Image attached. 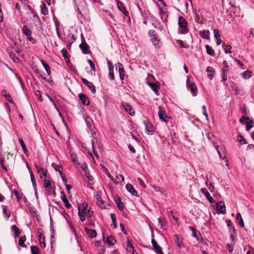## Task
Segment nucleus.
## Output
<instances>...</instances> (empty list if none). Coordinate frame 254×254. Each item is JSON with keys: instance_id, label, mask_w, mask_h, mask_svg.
Masks as SVG:
<instances>
[{"instance_id": "nucleus-36", "label": "nucleus", "mask_w": 254, "mask_h": 254, "mask_svg": "<svg viewBox=\"0 0 254 254\" xmlns=\"http://www.w3.org/2000/svg\"><path fill=\"white\" fill-rule=\"evenodd\" d=\"M26 238L25 235L21 237L18 241L19 245L22 248H27V246L25 244L24 242L26 241Z\"/></svg>"}, {"instance_id": "nucleus-62", "label": "nucleus", "mask_w": 254, "mask_h": 254, "mask_svg": "<svg viewBox=\"0 0 254 254\" xmlns=\"http://www.w3.org/2000/svg\"><path fill=\"white\" fill-rule=\"evenodd\" d=\"M47 169L43 168V170H41V173L40 174V178L41 179H43L42 176H43L44 177H47Z\"/></svg>"}, {"instance_id": "nucleus-48", "label": "nucleus", "mask_w": 254, "mask_h": 254, "mask_svg": "<svg viewBox=\"0 0 254 254\" xmlns=\"http://www.w3.org/2000/svg\"><path fill=\"white\" fill-rule=\"evenodd\" d=\"M31 254H39V249L37 246H32L30 247Z\"/></svg>"}, {"instance_id": "nucleus-31", "label": "nucleus", "mask_w": 254, "mask_h": 254, "mask_svg": "<svg viewBox=\"0 0 254 254\" xmlns=\"http://www.w3.org/2000/svg\"><path fill=\"white\" fill-rule=\"evenodd\" d=\"M206 48V53L208 55L214 57L215 56V53L214 50L211 47L209 46L208 45H206L205 46Z\"/></svg>"}, {"instance_id": "nucleus-64", "label": "nucleus", "mask_w": 254, "mask_h": 254, "mask_svg": "<svg viewBox=\"0 0 254 254\" xmlns=\"http://www.w3.org/2000/svg\"><path fill=\"white\" fill-rule=\"evenodd\" d=\"M81 168L82 169V170L85 172L87 170H88L87 165L86 162H83L81 164Z\"/></svg>"}, {"instance_id": "nucleus-23", "label": "nucleus", "mask_w": 254, "mask_h": 254, "mask_svg": "<svg viewBox=\"0 0 254 254\" xmlns=\"http://www.w3.org/2000/svg\"><path fill=\"white\" fill-rule=\"evenodd\" d=\"M158 116L159 119L163 122H167L169 119V117L166 115V113L164 111H160L158 112Z\"/></svg>"}, {"instance_id": "nucleus-3", "label": "nucleus", "mask_w": 254, "mask_h": 254, "mask_svg": "<svg viewBox=\"0 0 254 254\" xmlns=\"http://www.w3.org/2000/svg\"><path fill=\"white\" fill-rule=\"evenodd\" d=\"M189 229L192 232V236L199 243H203L204 240L200 232L194 227L189 226Z\"/></svg>"}, {"instance_id": "nucleus-28", "label": "nucleus", "mask_w": 254, "mask_h": 254, "mask_svg": "<svg viewBox=\"0 0 254 254\" xmlns=\"http://www.w3.org/2000/svg\"><path fill=\"white\" fill-rule=\"evenodd\" d=\"M148 84L149 86V87L151 88V89L155 93H156L158 92V90L160 88L159 85L155 83L148 82Z\"/></svg>"}, {"instance_id": "nucleus-24", "label": "nucleus", "mask_w": 254, "mask_h": 254, "mask_svg": "<svg viewBox=\"0 0 254 254\" xmlns=\"http://www.w3.org/2000/svg\"><path fill=\"white\" fill-rule=\"evenodd\" d=\"M150 41L156 48L161 47V44L160 43V40L157 37L150 38Z\"/></svg>"}, {"instance_id": "nucleus-35", "label": "nucleus", "mask_w": 254, "mask_h": 254, "mask_svg": "<svg viewBox=\"0 0 254 254\" xmlns=\"http://www.w3.org/2000/svg\"><path fill=\"white\" fill-rule=\"evenodd\" d=\"M229 70V69H222V72L221 73V76L222 78V79L221 80V82H225L227 80V72Z\"/></svg>"}, {"instance_id": "nucleus-38", "label": "nucleus", "mask_w": 254, "mask_h": 254, "mask_svg": "<svg viewBox=\"0 0 254 254\" xmlns=\"http://www.w3.org/2000/svg\"><path fill=\"white\" fill-rule=\"evenodd\" d=\"M41 63L42 64V65H43L44 68H45V70L46 71L47 74L48 75H50V74H51V70H50V66L48 65V64H47V63L45 61H44L43 60H41Z\"/></svg>"}, {"instance_id": "nucleus-40", "label": "nucleus", "mask_w": 254, "mask_h": 254, "mask_svg": "<svg viewBox=\"0 0 254 254\" xmlns=\"http://www.w3.org/2000/svg\"><path fill=\"white\" fill-rule=\"evenodd\" d=\"M61 53L64 58L65 61L67 62V61L69 60V56L68 54L67 51L65 49H63L61 51Z\"/></svg>"}, {"instance_id": "nucleus-33", "label": "nucleus", "mask_w": 254, "mask_h": 254, "mask_svg": "<svg viewBox=\"0 0 254 254\" xmlns=\"http://www.w3.org/2000/svg\"><path fill=\"white\" fill-rule=\"evenodd\" d=\"M23 33L26 36V37L31 36L32 32L26 25H24L22 27Z\"/></svg>"}, {"instance_id": "nucleus-22", "label": "nucleus", "mask_w": 254, "mask_h": 254, "mask_svg": "<svg viewBox=\"0 0 254 254\" xmlns=\"http://www.w3.org/2000/svg\"><path fill=\"white\" fill-rule=\"evenodd\" d=\"M175 243L177 244V246L179 247L180 249L182 247V245L183 244V238L181 235H174Z\"/></svg>"}, {"instance_id": "nucleus-46", "label": "nucleus", "mask_w": 254, "mask_h": 254, "mask_svg": "<svg viewBox=\"0 0 254 254\" xmlns=\"http://www.w3.org/2000/svg\"><path fill=\"white\" fill-rule=\"evenodd\" d=\"M38 233L39 235V241L43 240V237H45L44 235V231L42 228L38 229Z\"/></svg>"}, {"instance_id": "nucleus-26", "label": "nucleus", "mask_w": 254, "mask_h": 254, "mask_svg": "<svg viewBox=\"0 0 254 254\" xmlns=\"http://www.w3.org/2000/svg\"><path fill=\"white\" fill-rule=\"evenodd\" d=\"M225 223L227 224V226L229 229V233H236L235 228L232 226V221L229 219H227L225 220Z\"/></svg>"}, {"instance_id": "nucleus-34", "label": "nucleus", "mask_w": 254, "mask_h": 254, "mask_svg": "<svg viewBox=\"0 0 254 254\" xmlns=\"http://www.w3.org/2000/svg\"><path fill=\"white\" fill-rule=\"evenodd\" d=\"M245 124L246 125V130L249 131L253 127L254 121L249 118V120L245 122Z\"/></svg>"}, {"instance_id": "nucleus-20", "label": "nucleus", "mask_w": 254, "mask_h": 254, "mask_svg": "<svg viewBox=\"0 0 254 254\" xmlns=\"http://www.w3.org/2000/svg\"><path fill=\"white\" fill-rule=\"evenodd\" d=\"M85 231L89 237L91 238H95L97 236V232L95 229H91L87 227L85 228Z\"/></svg>"}, {"instance_id": "nucleus-29", "label": "nucleus", "mask_w": 254, "mask_h": 254, "mask_svg": "<svg viewBox=\"0 0 254 254\" xmlns=\"http://www.w3.org/2000/svg\"><path fill=\"white\" fill-rule=\"evenodd\" d=\"M116 243V240L112 235L108 236L106 238V243L108 245L113 246V245H114L115 243Z\"/></svg>"}, {"instance_id": "nucleus-17", "label": "nucleus", "mask_w": 254, "mask_h": 254, "mask_svg": "<svg viewBox=\"0 0 254 254\" xmlns=\"http://www.w3.org/2000/svg\"><path fill=\"white\" fill-rule=\"evenodd\" d=\"M78 97L84 105L88 106L89 105V99L85 94L81 93L78 95Z\"/></svg>"}, {"instance_id": "nucleus-21", "label": "nucleus", "mask_w": 254, "mask_h": 254, "mask_svg": "<svg viewBox=\"0 0 254 254\" xmlns=\"http://www.w3.org/2000/svg\"><path fill=\"white\" fill-rule=\"evenodd\" d=\"M114 200L119 209L121 211L123 210L124 206L121 201V197L120 196H117L115 197Z\"/></svg>"}, {"instance_id": "nucleus-39", "label": "nucleus", "mask_w": 254, "mask_h": 254, "mask_svg": "<svg viewBox=\"0 0 254 254\" xmlns=\"http://www.w3.org/2000/svg\"><path fill=\"white\" fill-rule=\"evenodd\" d=\"M110 216L112 221V224L111 226H113V228L116 229L117 227L116 215L114 213H111L110 214Z\"/></svg>"}, {"instance_id": "nucleus-45", "label": "nucleus", "mask_w": 254, "mask_h": 254, "mask_svg": "<svg viewBox=\"0 0 254 254\" xmlns=\"http://www.w3.org/2000/svg\"><path fill=\"white\" fill-rule=\"evenodd\" d=\"M237 140L241 144V145H243L247 143L246 139L242 135H238L237 136Z\"/></svg>"}, {"instance_id": "nucleus-60", "label": "nucleus", "mask_w": 254, "mask_h": 254, "mask_svg": "<svg viewBox=\"0 0 254 254\" xmlns=\"http://www.w3.org/2000/svg\"><path fill=\"white\" fill-rule=\"evenodd\" d=\"M213 33H214V38L216 39L221 38L220 35L219 33V30L218 29H214L213 31Z\"/></svg>"}, {"instance_id": "nucleus-7", "label": "nucleus", "mask_w": 254, "mask_h": 254, "mask_svg": "<svg viewBox=\"0 0 254 254\" xmlns=\"http://www.w3.org/2000/svg\"><path fill=\"white\" fill-rule=\"evenodd\" d=\"M189 78L188 77L187 80V87L189 89V90L190 91L192 95L193 96H196L197 94V87L196 86L194 82H191L190 84H189Z\"/></svg>"}, {"instance_id": "nucleus-30", "label": "nucleus", "mask_w": 254, "mask_h": 254, "mask_svg": "<svg viewBox=\"0 0 254 254\" xmlns=\"http://www.w3.org/2000/svg\"><path fill=\"white\" fill-rule=\"evenodd\" d=\"M210 32L208 30H203L199 31V35L202 38L209 40Z\"/></svg>"}, {"instance_id": "nucleus-10", "label": "nucleus", "mask_w": 254, "mask_h": 254, "mask_svg": "<svg viewBox=\"0 0 254 254\" xmlns=\"http://www.w3.org/2000/svg\"><path fill=\"white\" fill-rule=\"evenodd\" d=\"M119 10L121 11L125 15L127 16H129V13L127 11L126 8L124 5V3L120 1V0H115Z\"/></svg>"}, {"instance_id": "nucleus-61", "label": "nucleus", "mask_w": 254, "mask_h": 254, "mask_svg": "<svg viewBox=\"0 0 254 254\" xmlns=\"http://www.w3.org/2000/svg\"><path fill=\"white\" fill-rule=\"evenodd\" d=\"M0 164L2 169L4 170L5 172H7V169L4 165V159L2 158H0Z\"/></svg>"}, {"instance_id": "nucleus-52", "label": "nucleus", "mask_w": 254, "mask_h": 254, "mask_svg": "<svg viewBox=\"0 0 254 254\" xmlns=\"http://www.w3.org/2000/svg\"><path fill=\"white\" fill-rule=\"evenodd\" d=\"M223 49L225 54H231L232 53L231 51L232 46L230 45L226 46L225 47H223Z\"/></svg>"}, {"instance_id": "nucleus-6", "label": "nucleus", "mask_w": 254, "mask_h": 254, "mask_svg": "<svg viewBox=\"0 0 254 254\" xmlns=\"http://www.w3.org/2000/svg\"><path fill=\"white\" fill-rule=\"evenodd\" d=\"M81 43L79 45V47L81 50L83 54H88L89 53V46L86 43L83 35L81 34Z\"/></svg>"}, {"instance_id": "nucleus-59", "label": "nucleus", "mask_w": 254, "mask_h": 254, "mask_svg": "<svg viewBox=\"0 0 254 254\" xmlns=\"http://www.w3.org/2000/svg\"><path fill=\"white\" fill-rule=\"evenodd\" d=\"M202 109L203 110V114L205 117L206 120L208 121V115L206 111V107L205 105L202 106Z\"/></svg>"}, {"instance_id": "nucleus-14", "label": "nucleus", "mask_w": 254, "mask_h": 254, "mask_svg": "<svg viewBox=\"0 0 254 254\" xmlns=\"http://www.w3.org/2000/svg\"><path fill=\"white\" fill-rule=\"evenodd\" d=\"M159 14L161 15V20L162 21V22L166 23L168 17V12L164 11L163 8L160 6H159Z\"/></svg>"}, {"instance_id": "nucleus-18", "label": "nucleus", "mask_w": 254, "mask_h": 254, "mask_svg": "<svg viewBox=\"0 0 254 254\" xmlns=\"http://www.w3.org/2000/svg\"><path fill=\"white\" fill-rule=\"evenodd\" d=\"M126 189L129 193L133 196H137V192L134 189L133 186L130 184H127L126 186Z\"/></svg>"}, {"instance_id": "nucleus-1", "label": "nucleus", "mask_w": 254, "mask_h": 254, "mask_svg": "<svg viewBox=\"0 0 254 254\" xmlns=\"http://www.w3.org/2000/svg\"><path fill=\"white\" fill-rule=\"evenodd\" d=\"M178 25L181 29L179 32L180 34H186L189 32L188 23L186 20L183 16H179L178 22Z\"/></svg>"}, {"instance_id": "nucleus-37", "label": "nucleus", "mask_w": 254, "mask_h": 254, "mask_svg": "<svg viewBox=\"0 0 254 254\" xmlns=\"http://www.w3.org/2000/svg\"><path fill=\"white\" fill-rule=\"evenodd\" d=\"M236 219L239 222V225L241 227H244V223L243 221V219L242 217L241 214L240 213H237L236 214Z\"/></svg>"}, {"instance_id": "nucleus-12", "label": "nucleus", "mask_w": 254, "mask_h": 254, "mask_svg": "<svg viewBox=\"0 0 254 254\" xmlns=\"http://www.w3.org/2000/svg\"><path fill=\"white\" fill-rule=\"evenodd\" d=\"M115 66L116 68H118L120 79L123 81L125 78V70L123 65L121 63H118Z\"/></svg>"}, {"instance_id": "nucleus-4", "label": "nucleus", "mask_w": 254, "mask_h": 254, "mask_svg": "<svg viewBox=\"0 0 254 254\" xmlns=\"http://www.w3.org/2000/svg\"><path fill=\"white\" fill-rule=\"evenodd\" d=\"M96 195L97 200V203L100 207L107 208V206H110V203L105 204V202L101 198V192L100 191H97Z\"/></svg>"}, {"instance_id": "nucleus-5", "label": "nucleus", "mask_w": 254, "mask_h": 254, "mask_svg": "<svg viewBox=\"0 0 254 254\" xmlns=\"http://www.w3.org/2000/svg\"><path fill=\"white\" fill-rule=\"evenodd\" d=\"M143 123L145 127V132L148 135H152L155 132L153 126L147 120H144Z\"/></svg>"}, {"instance_id": "nucleus-53", "label": "nucleus", "mask_w": 254, "mask_h": 254, "mask_svg": "<svg viewBox=\"0 0 254 254\" xmlns=\"http://www.w3.org/2000/svg\"><path fill=\"white\" fill-rule=\"evenodd\" d=\"M87 63L89 64L90 65V67H91V68L92 69V70L93 71H96V68H95V64L94 63H93V61H92L91 60H89V59H88L87 60Z\"/></svg>"}, {"instance_id": "nucleus-43", "label": "nucleus", "mask_w": 254, "mask_h": 254, "mask_svg": "<svg viewBox=\"0 0 254 254\" xmlns=\"http://www.w3.org/2000/svg\"><path fill=\"white\" fill-rule=\"evenodd\" d=\"M2 208V212H3V214L4 215H5V218L8 220L10 217V213H7V208H6V206H5V205H2L1 206Z\"/></svg>"}, {"instance_id": "nucleus-15", "label": "nucleus", "mask_w": 254, "mask_h": 254, "mask_svg": "<svg viewBox=\"0 0 254 254\" xmlns=\"http://www.w3.org/2000/svg\"><path fill=\"white\" fill-rule=\"evenodd\" d=\"M200 191L205 195L206 199L209 201V202L211 203L215 202V200L205 188L201 189Z\"/></svg>"}, {"instance_id": "nucleus-11", "label": "nucleus", "mask_w": 254, "mask_h": 254, "mask_svg": "<svg viewBox=\"0 0 254 254\" xmlns=\"http://www.w3.org/2000/svg\"><path fill=\"white\" fill-rule=\"evenodd\" d=\"M81 80L83 83L88 87L92 93L94 94L96 92V90L95 86L92 84V83L89 82L84 78H81Z\"/></svg>"}, {"instance_id": "nucleus-42", "label": "nucleus", "mask_w": 254, "mask_h": 254, "mask_svg": "<svg viewBox=\"0 0 254 254\" xmlns=\"http://www.w3.org/2000/svg\"><path fill=\"white\" fill-rule=\"evenodd\" d=\"M252 74V72L249 70H247L242 73V76L244 79H248L251 76Z\"/></svg>"}, {"instance_id": "nucleus-54", "label": "nucleus", "mask_w": 254, "mask_h": 254, "mask_svg": "<svg viewBox=\"0 0 254 254\" xmlns=\"http://www.w3.org/2000/svg\"><path fill=\"white\" fill-rule=\"evenodd\" d=\"M85 173V175L87 177V179L89 181H92L94 180V178L92 176H91L89 170L84 172Z\"/></svg>"}, {"instance_id": "nucleus-56", "label": "nucleus", "mask_w": 254, "mask_h": 254, "mask_svg": "<svg viewBox=\"0 0 254 254\" xmlns=\"http://www.w3.org/2000/svg\"><path fill=\"white\" fill-rule=\"evenodd\" d=\"M148 35L150 38L157 37V34L154 30H150L148 31Z\"/></svg>"}, {"instance_id": "nucleus-44", "label": "nucleus", "mask_w": 254, "mask_h": 254, "mask_svg": "<svg viewBox=\"0 0 254 254\" xmlns=\"http://www.w3.org/2000/svg\"><path fill=\"white\" fill-rule=\"evenodd\" d=\"M206 186L208 188V189L211 192H213L215 190V188L214 186L211 182H209L208 179H207V181L205 182Z\"/></svg>"}, {"instance_id": "nucleus-9", "label": "nucleus", "mask_w": 254, "mask_h": 254, "mask_svg": "<svg viewBox=\"0 0 254 254\" xmlns=\"http://www.w3.org/2000/svg\"><path fill=\"white\" fill-rule=\"evenodd\" d=\"M107 63L109 69V79L111 80H114L115 79V76L114 73V65L112 63V62L108 59H107Z\"/></svg>"}, {"instance_id": "nucleus-57", "label": "nucleus", "mask_w": 254, "mask_h": 254, "mask_svg": "<svg viewBox=\"0 0 254 254\" xmlns=\"http://www.w3.org/2000/svg\"><path fill=\"white\" fill-rule=\"evenodd\" d=\"M35 94L38 97V99L40 102H42L43 101V99L42 98V95L39 90H36L35 91Z\"/></svg>"}, {"instance_id": "nucleus-41", "label": "nucleus", "mask_w": 254, "mask_h": 254, "mask_svg": "<svg viewBox=\"0 0 254 254\" xmlns=\"http://www.w3.org/2000/svg\"><path fill=\"white\" fill-rule=\"evenodd\" d=\"M41 13L44 15H46L48 13V9L46 6L45 3H43L41 7Z\"/></svg>"}, {"instance_id": "nucleus-50", "label": "nucleus", "mask_w": 254, "mask_h": 254, "mask_svg": "<svg viewBox=\"0 0 254 254\" xmlns=\"http://www.w3.org/2000/svg\"><path fill=\"white\" fill-rule=\"evenodd\" d=\"M71 161L72 162H73L74 164H75L76 165L79 164V162H78L76 154L72 153L71 155Z\"/></svg>"}, {"instance_id": "nucleus-55", "label": "nucleus", "mask_w": 254, "mask_h": 254, "mask_svg": "<svg viewBox=\"0 0 254 254\" xmlns=\"http://www.w3.org/2000/svg\"><path fill=\"white\" fill-rule=\"evenodd\" d=\"M43 186L45 188H48L51 186V182L49 180L44 179L43 180Z\"/></svg>"}, {"instance_id": "nucleus-19", "label": "nucleus", "mask_w": 254, "mask_h": 254, "mask_svg": "<svg viewBox=\"0 0 254 254\" xmlns=\"http://www.w3.org/2000/svg\"><path fill=\"white\" fill-rule=\"evenodd\" d=\"M206 71L208 73V78H209L210 80L212 79L215 73L214 68L212 66H208L206 69Z\"/></svg>"}, {"instance_id": "nucleus-51", "label": "nucleus", "mask_w": 254, "mask_h": 254, "mask_svg": "<svg viewBox=\"0 0 254 254\" xmlns=\"http://www.w3.org/2000/svg\"><path fill=\"white\" fill-rule=\"evenodd\" d=\"M68 224L69 225V227H70V228L71 229V230L72 232L74 234V236L76 237H77L78 236V235H77V233L76 232V230H75V229L74 228V226L72 225V224L71 223V222L68 221Z\"/></svg>"}, {"instance_id": "nucleus-49", "label": "nucleus", "mask_w": 254, "mask_h": 254, "mask_svg": "<svg viewBox=\"0 0 254 254\" xmlns=\"http://www.w3.org/2000/svg\"><path fill=\"white\" fill-rule=\"evenodd\" d=\"M12 193H13V194L14 195H15L16 199H17V201L18 202H19L20 199H21V197H22V196H21V195H20L18 191L17 190L14 189L13 190Z\"/></svg>"}, {"instance_id": "nucleus-32", "label": "nucleus", "mask_w": 254, "mask_h": 254, "mask_svg": "<svg viewBox=\"0 0 254 254\" xmlns=\"http://www.w3.org/2000/svg\"><path fill=\"white\" fill-rule=\"evenodd\" d=\"M11 230L14 232V238H16L17 237H19L20 236V232L19 231L18 227L15 225H13L11 226Z\"/></svg>"}, {"instance_id": "nucleus-13", "label": "nucleus", "mask_w": 254, "mask_h": 254, "mask_svg": "<svg viewBox=\"0 0 254 254\" xmlns=\"http://www.w3.org/2000/svg\"><path fill=\"white\" fill-rule=\"evenodd\" d=\"M216 206L218 211L221 214H224L226 213V206L224 202L220 201L216 203Z\"/></svg>"}, {"instance_id": "nucleus-27", "label": "nucleus", "mask_w": 254, "mask_h": 254, "mask_svg": "<svg viewBox=\"0 0 254 254\" xmlns=\"http://www.w3.org/2000/svg\"><path fill=\"white\" fill-rule=\"evenodd\" d=\"M18 141L20 144V145L23 150V152H24V153L26 155V156H28L29 155V153H28V150L25 144V143L23 141V140L21 138H18Z\"/></svg>"}, {"instance_id": "nucleus-63", "label": "nucleus", "mask_w": 254, "mask_h": 254, "mask_svg": "<svg viewBox=\"0 0 254 254\" xmlns=\"http://www.w3.org/2000/svg\"><path fill=\"white\" fill-rule=\"evenodd\" d=\"M10 57L12 59L13 61L15 63H18L19 59L15 56L14 54L12 53H10Z\"/></svg>"}, {"instance_id": "nucleus-25", "label": "nucleus", "mask_w": 254, "mask_h": 254, "mask_svg": "<svg viewBox=\"0 0 254 254\" xmlns=\"http://www.w3.org/2000/svg\"><path fill=\"white\" fill-rule=\"evenodd\" d=\"M61 199L63 202L64 203L65 206L66 208L68 209L70 208L71 205L69 203L68 200L66 198V195L64 191L62 192Z\"/></svg>"}, {"instance_id": "nucleus-47", "label": "nucleus", "mask_w": 254, "mask_h": 254, "mask_svg": "<svg viewBox=\"0 0 254 254\" xmlns=\"http://www.w3.org/2000/svg\"><path fill=\"white\" fill-rule=\"evenodd\" d=\"M30 176V179H31V183L32 184L33 188H37L36 182L35 177H34V175L33 172H31Z\"/></svg>"}, {"instance_id": "nucleus-58", "label": "nucleus", "mask_w": 254, "mask_h": 254, "mask_svg": "<svg viewBox=\"0 0 254 254\" xmlns=\"http://www.w3.org/2000/svg\"><path fill=\"white\" fill-rule=\"evenodd\" d=\"M193 12L194 14V17L195 21L196 22L199 23L200 20V17L199 14L196 12V11H193Z\"/></svg>"}, {"instance_id": "nucleus-8", "label": "nucleus", "mask_w": 254, "mask_h": 254, "mask_svg": "<svg viewBox=\"0 0 254 254\" xmlns=\"http://www.w3.org/2000/svg\"><path fill=\"white\" fill-rule=\"evenodd\" d=\"M122 106L124 110L128 113L130 116H133L135 114V112L131 106L128 103L123 102Z\"/></svg>"}, {"instance_id": "nucleus-2", "label": "nucleus", "mask_w": 254, "mask_h": 254, "mask_svg": "<svg viewBox=\"0 0 254 254\" xmlns=\"http://www.w3.org/2000/svg\"><path fill=\"white\" fill-rule=\"evenodd\" d=\"M88 204L87 202H84L82 204V207L81 208L80 204H78V214L80 219L81 221H84L85 219V216L84 215V212H86V210L88 207Z\"/></svg>"}, {"instance_id": "nucleus-16", "label": "nucleus", "mask_w": 254, "mask_h": 254, "mask_svg": "<svg viewBox=\"0 0 254 254\" xmlns=\"http://www.w3.org/2000/svg\"><path fill=\"white\" fill-rule=\"evenodd\" d=\"M151 243L153 248L155 250L158 254H163L161 247L158 244L157 242L154 239H152Z\"/></svg>"}]
</instances>
